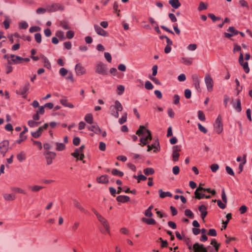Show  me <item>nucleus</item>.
Segmentation results:
<instances>
[{"label":"nucleus","instance_id":"obj_23","mask_svg":"<svg viewBox=\"0 0 252 252\" xmlns=\"http://www.w3.org/2000/svg\"><path fill=\"white\" fill-rule=\"evenodd\" d=\"M52 144L56 146V150L58 151H63L65 148V145L62 143L52 142Z\"/></svg>","mask_w":252,"mask_h":252},{"label":"nucleus","instance_id":"obj_58","mask_svg":"<svg viewBox=\"0 0 252 252\" xmlns=\"http://www.w3.org/2000/svg\"><path fill=\"white\" fill-rule=\"evenodd\" d=\"M67 72L68 71L67 69L63 67L61 68L59 71L60 74L62 76H64L65 75H66Z\"/></svg>","mask_w":252,"mask_h":252},{"label":"nucleus","instance_id":"obj_40","mask_svg":"<svg viewBox=\"0 0 252 252\" xmlns=\"http://www.w3.org/2000/svg\"><path fill=\"white\" fill-rule=\"evenodd\" d=\"M211 244L215 247V250L216 252H218L219 251V249L220 246V244H218L215 239L212 240L211 242Z\"/></svg>","mask_w":252,"mask_h":252},{"label":"nucleus","instance_id":"obj_26","mask_svg":"<svg viewBox=\"0 0 252 252\" xmlns=\"http://www.w3.org/2000/svg\"><path fill=\"white\" fill-rule=\"evenodd\" d=\"M159 197L161 198H163L166 196L172 197V194L169 191L164 192L161 189L158 190Z\"/></svg>","mask_w":252,"mask_h":252},{"label":"nucleus","instance_id":"obj_5","mask_svg":"<svg viewBox=\"0 0 252 252\" xmlns=\"http://www.w3.org/2000/svg\"><path fill=\"white\" fill-rule=\"evenodd\" d=\"M30 87V84L29 82H27L24 86L21 87L19 90L16 91L17 94L21 95L24 98H26L27 92L29 90Z\"/></svg>","mask_w":252,"mask_h":252},{"label":"nucleus","instance_id":"obj_42","mask_svg":"<svg viewBox=\"0 0 252 252\" xmlns=\"http://www.w3.org/2000/svg\"><path fill=\"white\" fill-rule=\"evenodd\" d=\"M227 31L231 32V34H233V36L239 34V31H237L233 27H229L227 29Z\"/></svg>","mask_w":252,"mask_h":252},{"label":"nucleus","instance_id":"obj_37","mask_svg":"<svg viewBox=\"0 0 252 252\" xmlns=\"http://www.w3.org/2000/svg\"><path fill=\"white\" fill-rule=\"evenodd\" d=\"M11 190L15 192L19 193H23L25 194L26 192L24 190L20 188L17 187H12L11 188Z\"/></svg>","mask_w":252,"mask_h":252},{"label":"nucleus","instance_id":"obj_50","mask_svg":"<svg viewBox=\"0 0 252 252\" xmlns=\"http://www.w3.org/2000/svg\"><path fill=\"white\" fill-rule=\"evenodd\" d=\"M185 215L190 219H193L194 215L193 213L189 209H186L185 211Z\"/></svg>","mask_w":252,"mask_h":252},{"label":"nucleus","instance_id":"obj_32","mask_svg":"<svg viewBox=\"0 0 252 252\" xmlns=\"http://www.w3.org/2000/svg\"><path fill=\"white\" fill-rule=\"evenodd\" d=\"M85 121L90 124H92L93 123V117L92 114H87L85 117Z\"/></svg>","mask_w":252,"mask_h":252},{"label":"nucleus","instance_id":"obj_12","mask_svg":"<svg viewBox=\"0 0 252 252\" xmlns=\"http://www.w3.org/2000/svg\"><path fill=\"white\" fill-rule=\"evenodd\" d=\"M114 107V109L116 110V112H114L112 114V115H113L116 118H118L119 116L118 112L122 111L123 106L121 103L118 100H116L115 102Z\"/></svg>","mask_w":252,"mask_h":252},{"label":"nucleus","instance_id":"obj_45","mask_svg":"<svg viewBox=\"0 0 252 252\" xmlns=\"http://www.w3.org/2000/svg\"><path fill=\"white\" fill-rule=\"evenodd\" d=\"M39 123L35 122L34 120H29L28 121V125L32 127H36L38 126Z\"/></svg>","mask_w":252,"mask_h":252},{"label":"nucleus","instance_id":"obj_2","mask_svg":"<svg viewBox=\"0 0 252 252\" xmlns=\"http://www.w3.org/2000/svg\"><path fill=\"white\" fill-rule=\"evenodd\" d=\"M108 68L106 64L102 62H98L95 65V71L98 74L105 75L107 74Z\"/></svg>","mask_w":252,"mask_h":252},{"label":"nucleus","instance_id":"obj_8","mask_svg":"<svg viewBox=\"0 0 252 252\" xmlns=\"http://www.w3.org/2000/svg\"><path fill=\"white\" fill-rule=\"evenodd\" d=\"M43 155L45 157L48 165H50L52 163L53 160L55 158L56 156L55 153L50 151L44 153Z\"/></svg>","mask_w":252,"mask_h":252},{"label":"nucleus","instance_id":"obj_14","mask_svg":"<svg viewBox=\"0 0 252 252\" xmlns=\"http://www.w3.org/2000/svg\"><path fill=\"white\" fill-rule=\"evenodd\" d=\"M94 28L95 32L100 35L106 36L108 35L106 31L103 30L99 26L95 24L94 25Z\"/></svg>","mask_w":252,"mask_h":252},{"label":"nucleus","instance_id":"obj_25","mask_svg":"<svg viewBox=\"0 0 252 252\" xmlns=\"http://www.w3.org/2000/svg\"><path fill=\"white\" fill-rule=\"evenodd\" d=\"M169 3L172 7L175 9L179 8L181 6V3L179 0H170L169 1Z\"/></svg>","mask_w":252,"mask_h":252},{"label":"nucleus","instance_id":"obj_57","mask_svg":"<svg viewBox=\"0 0 252 252\" xmlns=\"http://www.w3.org/2000/svg\"><path fill=\"white\" fill-rule=\"evenodd\" d=\"M146 132L147 133V135L145 136V138L148 141H151L152 139L151 131L149 129H146Z\"/></svg>","mask_w":252,"mask_h":252},{"label":"nucleus","instance_id":"obj_13","mask_svg":"<svg viewBox=\"0 0 252 252\" xmlns=\"http://www.w3.org/2000/svg\"><path fill=\"white\" fill-rule=\"evenodd\" d=\"M75 70L77 75H82L86 72L85 68L80 63L76 65Z\"/></svg>","mask_w":252,"mask_h":252},{"label":"nucleus","instance_id":"obj_44","mask_svg":"<svg viewBox=\"0 0 252 252\" xmlns=\"http://www.w3.org/2000/svg\"><path fill=\"white\" fill-rule=\"evenodd\" d=\"M127 120V113H125L124 115L122 116V118H120L119 120V123L122 125L126 122Z\"/></svg>","mask_w":252,"mask_h":252},{"label":"nucleus","instance_id":"obj_16","mask_svg":"<svg viewBox=\"0 0 252 252\" xmlns=\"http://www.w3.org/2000/svg\"><path fill=\"white\" fill-rule=\"evenodd\" d=\"M191 78L195 88L197 90H200V80L198 75L197 74H193Z\"/></svg>","mask_w":252,"mask_h":252},{"label":"nucleus","instance_id":"obj_60","mask_svg":"<svg viewBox=\"0 0 252 252\" xmlns=\"http://www.w3.org/2000/svg\"><path fill=\"white\" fill-rule=\"evenodd\" d=\"M19 27L21 29H26L28 27V24L26 22L23 21L19 23Z\"/></svg>","mask_w":252,"mask_h":252},{"label":"nucleus","instance_id":"obj_54","mask_svg":"<svg viewBox=\"0 0 252 252\" xmlns=\"http://www.w3.org/2000/svg\"><path fill=\"white\" fill-rule=\"evenodd\" d=\"M217 202L218 205L219 206V207L220 208H221L222 209H224L226 208L225 204L226 203H224V202L222 203L220 200H217Z\"/></svg>","mask_w":252,"mask_h":252},{"label":"nucleus","instance_id":"obj_52","mask_svg":"<svg viewBox=\"0 0 252 252\" xmlns=\"http://www.w3.org/2000/svg\"><path fill=\"white\" fill-rule=\"evenodd\" d=\"M221 199H222V201L224 203H227V197H226V195L225 194L224 189H222L221 190Z\"/></svg>","mask_w":252,"mask_h":252},{"label":"nucleus","instance_id":"obj_20","mask_svg":"<svg viewBox=\"0 0 252 252\" xmlns=\"http://www.w3.org/2000/svg\"><path fill=\"white\" fill-rule=\"evenodd\" d=\"M198 210L200 211V212L201 213V218L203 220H204V218L207 216V213H208L207 211V207L205 205H202L198 207Z\"/></svg>","mask_w":252,"mask_h":252},{"label":"nucleus","instance_id":"obj_4","mask_svg":"<svg viewBox=\"0 0 252 252\" xmlns=\"http://www.w3.org/2000/svg\"><path fill=\"white\" fill-rule=\"evenodd\" d=\"M214 127L217 133L220 134L223 130V125L222 123V118L220 115H219L217 118L214 124Z\"/></svg>","mask_w":252,"mask_h":252},{"label":"nucleus","instance_id":"obj_24","mask_svg":"<svg viewBox=\"0 0 252 252\" xmlns=\"http://www.w3.org/2000/svg\"><path fill=\"white\" fill-rule=\"evenodd\" d=\"M116 199L118 202L125 203L128 202L130 198L128 196L119 195L117 197Z\"/></svg>","mask_w":252,"mask_h":252},{"label":"nucleus","instance_id":"obj_38","mask_svg":"<svg viewBox=\"0 0 252 252\" xmlns=\"http://www.w3.org/2000/svg\"><path fill=\"white\" fill-rule=\"evenodd\" d=\"M111 173L115 176H117L119 177H122L124 175V173L123 172L120 171L116 169H113L111 171Z\"/></svg>","mask_w":252,"mask_h":252},{"label":"nucleus","instance_id":"obj_48","mask_svg":"<svg viewBox=\"0 0 252 252\" xmlns=\"http://www.w3.org/2000/svg\"><path fill=\"white\" fill-rule=\"evenodd\" d=\"M146 130V128L144 126H140L139 129L137 130L136 134L140 136L144 133V130Z\"/></svg>","mask_w":252,"mask_h":252},{"label":"nucleus","instance_id":"obj_59","mask_svg":"<svg viewBox=\"0 0 252 252\" xmlns=\"http://www.w3.org/2000/svg\"><path fill=\"white\" fill-rule=\"evenodd\" d=\"M225 169H226L227 173L228 174H229L231 176H234L235 175L234 172H233V170L229 166H226L225 167Z\"/></svg>","mask_w":252,"mask_h":252},{"label":"nucleus","instance_id":"obj_63","mask_svg":"<svg viewBox=\"0 0 252 252\" xmlns=\"http://www.w3.org/2000/svg\"><path fill=\"white\" fill-rule=\"evenodd\" d=\"M208 235L211 236H216L217 232L215 229H210L209 230Z\"/></svg>","mask_w":252,"mask_h":252},{"label":"nucleus","instance_id":"obj_10","mask_svg":"<svg viewBox=\"0 0 252 252\" xmlns=\"http://www.w3.org/2000/svg\"><path fill=\"white\" fill-rule=\"evenodd\" d=\"M239 63L240 64L243 66V68L246 73L250 71V68L248 66V62L244 63V56L242 53L240 52V56L239 58Z\"/></svg>","mask_w":252,"mask_h":252},{"label":"nucleus","instance_id":"obj_15","mask_svg":"<svg viewBox=\"0 0 252 252\" xmlns=\"http://www.w3.org/2000/svg\"><path fill=\"white\" fill-rule=\"evenodd\" d=\"M211 189L210 188H204L203 187H201L200 186L196 189L195 191L194 194L195 197L198 199H201V197L199 196V193H198V191H207L209 193L211 192Z\"/></svg>","mask_w":252,"mask_h":252},{"label":"nucleus","instance_id":"obj_7","mask_svg":"<svg viewBox=\"0 0 252 252\" xmlns=\"http://www.w3.org/2000/svg\"><path fill=\"white\" fill-rule=\"evenodd\" d=\"M204 80L208 91L212 92L214 85V82L212 77L209 74H206Z\"/></svg>","mask_w":252,"mask_h":252},{"label":"nucleus","instance_id":"obj_47","mask_svg":"<svg viewBox=\"0 0 252 252\" xmlns=\"http://www.w3.org/2000/svg\"><path fill=\"white\" fill-rule=\"evenodd\" d=\"M41 30V28L38 26L31 27L29 29V32L31 33L37 32Z\"/></svg>","mask_w":252,"mask_h":252},{"label":"nucleus","instance_id":"obj_62","mask_svg":"<svg viewBox=\"0 0 252 252\" xmlns=\"http://www.w3.org/2000/svg\"><path fill=\"white\" fill-rule=\"evenodd\" d=\"M93 132L96 134L100 135L101 133V130L100 127L96 125L95 126Z\"/></svg>","mask_w":252,"mask_h":252},{"label":"nucleus","instance_id":"obj_35","mask_svg":"<svg viewBox=\"0 0 252 252\" xmlns=\"http://www.w3.org/2000/svg\"><path fill=\"white\" fill-rule=\"evenodd\" d=\"M74 206L81 211L86 213V211L81 206L80 203L76 199L73 200Z\"/></svg>","mask_w":252,"mask_h":252},{"label":"nucleus","instance_id":"obj_6","mask_svg":"<svg viewBox=\"0 0 252 252\" xmlns=\"http://www.w3.org/2000/svg\"><path fill=\"white\" fill-rule=\"evenodd\" d=\"M9 142L7 140H4L0 143V153L3 157L5 156L9 149Z\"/></svg>","mask_w":252,"mask_h":252},{"label":"nucleus","instance_id":"obj_22","mask_svg":"<svg viewBox=\"0 0 252 252\" xmlns=\"http://www.w3.org/2000/svg\"><path fill=\"white\" fill-rule=\"evenodd\" d=\"M60 102L64 107H69L70 108H73L74 107L73 104L68 102L67 100L65 98L60 99Z\"/></svg>","mask_w":252,"mask_h":252},{"label":"nucleus","instance_id":"obj_30","mask_svg":"<svg viewBox=\"0 0 252 252\" xmlns=\"http://www.w3.org/2000/svg\"><path fill=\"white\" fill-rule=\"evenodd\" d=\"M3 198L7 201L14 200L16 198V196L13 194L5 193L3 195Z\"/></svg>","mask_w":252,"mask_h":252},{"label":"nucleus","instance_id":"obj_11","mask_svg":"<svg viewBox=\"0 0 252 252\" xmlns=\"http://www.w3.org/2000/svg\"><path fill=\"white\" fill-rule=\"evenodd\" d=\"M11 60H8L9 64H19L22 63V58L13 54L10 55Z\"/></svg>","mask_w":252,"mask_h":252},{"label":"nucleus","instance_id":"obj_56","mask_svg":"<svg viewBox=\"0 0 252 252\" xmlns=\"http://www.w3.org/2000/svg\"><path fill=\"white\" fill-rule=\"evenodd\" d=\"M66 38L68 39H72L74 36V32L72 31H68L66 32Z\"/></svg>","mask_w":252,"mask_h":252},{"label":"nucleus","instance_id":"obj_9","mask_svg":"<svg viewBox=\"0 0 252 252\" xmlns=\"http://www.w3.org/2000/svg\"><path fill=\"white\" fill-rule=\"evenodd\" d=\"M181 151V146L179 145L174 146L173 147L172 160L174 161H177L180 157L179 152Z\"/></svg>","mask_w":252,"mask_h":252},{"label":"nucleus","instance_id":"obj_46","mask_svg":"<svg viewBox=\"0 0 252 252\" xmlns=\"http://www.w3.org/2000/svg\"><path fill=\"white\" fill-rule=\"evenodd\" d=\"M198 117L201 121H204L205 120V116L202 111L199 110L198 112Z\"/></svg>","mask_w":252,"mask_h":252},{"label":"nucleus","instance_id":"obj_51","mask_svg":"<svg viewBox=\"0 0 252 252\" xmlns=\"http://www.w3.org/2000/svg\"><path fill=\"white\" fill-rule=\"evenodd\" d=\"M34 38L35 41L38 43H40L41 42V34L40 33H36L34 34Z\"/></svg>","mask_w":252,"mask_h":252},{"label":"nucleus","instance_id":"obj_28","mask_svg":"<svg viewBox=\"0 0 252 252\" xmlns=\"http://www.w3.org/2000/svg\"><path fill=\"white\" fill-rule=\"evenodd\" d=\"M159 142L158 141H156L155 143H153L151 145H148V149L147 151L149 152L151 151L152 149H155L154 152H156V149H158V148L159 147Z\"/></svg>","mask_w":252,"mask_h":252},{"label":"nucleus","instance_id":"obj_1","mask_svg":"<svg viewBox=\"0 0 252 252\" xmlns=\"http://www.w3.org/2000/svg\"><path fill=\"white\" fill-rule=\"evenodd\" d=\"M92 211L96 215L99 222L103 225L104 229L101 230L103 233H110L109 225L107 220L101 215H100L94 209H92Z\"/></svg>","mask_w":252,"mask_h":252},{"label":"nucleus","instance_id":"obj_17","mask_svg":"<svg viewBox=\"0 0 252 252\" xmlns=\"http://www.w3.org/2000/svg\"><path fill=\"white\" fill-rule=\"evenodd\" d=\"M28 131L26 126L24 127V130L20 133L19 138L17 140V143L18 144L21 143L23 141L27 139V136L24 135V134Z\"/></svg>","mask_w":252,"mask_h":252},{"label":"nucleus","instance_id":"obj_31","mask_svg":"<svg viewBox=\"0 0 252 252\" xmlns=\"http://www.w3.org/2000/svg\"><path fill=\"white\" fill-rule=\"evenodd\" d=\"M26 154L23 151L17 155V158L20 162L23 161L26 159Z\"/></svg>","mask_w":252,"mask_h":252},{"label":"nucleus","instance_id":"obj_27","mask_svg":"<svg viewBox=\"0 0 252 252\" xmlns=\"http://www.w3.org/2000/svg\"><path fill=\"white\" fill-rule=\"evenodd\" d=\"M142 220L143 222L146 223L147 224L149 225H155L156 224V220L153 219H147L145 218H143L142 219Z\"/></svg>","mask_w":252,"mask_h":252},{"label":"nucleus","instance_id":"obj_34","mask_svg":"<svg viewBox=\"0 0 252 252\" xmlns=\"http://www.w3.org/2000/svg\"><path fill=\"white\" fill-rule=\"evenodd\" d=\"M143 172L146 175L149 176L153 175L155 172V170L152 168H146L144 169Z\"/></svg>","mask_w":252,"mask_h":252},{"label":"nucleus","instance_id":"obj_36","mask_svg":"<svg viewBox=\"0 0 252 252\" xmlns=\"http://www.w3.org/2000/svg\"><path fill=\"white\" fill-rule=\"evenodd\" d=\"M181 61L182 63L186 65H190L192 63V60L191 58H182Z\"/></svg>","mask_w":252,"mask_h":252},{"label":"nucleus","instance_id":"obj_41","mask_svg":"<svg viewBox=\"0 0 252 252\" xmlns=\"http://www.w3.org/2000/svg\"><path fill=\"white\" fill-rule=\"evenodd\" d=\"M125 91V87L123 85H119L117 87V89L116 90L117 93L119 95H121L123 94Z\"/></svg>","mask_w":252,"mask_h":252},{"label":"nucleus","instance_id":"obj_49","mask_svg":"<svg viewBox=\"0 0 252 252\" xmlns=\"http://www.w3.org/2000/svg\"><path fill=\"white\" fill-rule=\"evenodd\" d=\"M246 156H246V154H244L243 155V160H244V161H243V163H240L239 164V169L240 170L239 173H241L242 171L243 168V165L244 164H245L246 162Z\"/></svg>","mask_w":252,"mask_h":252},{"label":"nucleus","instance_id":"obj_3","mask_svg":"<svg viewBox=\"0 0 252 252\" xmlns=\"http://www.w3.org/2000/svg\"><path fill=\"white\" fill-rule=\"evenodd\" d=\"M64 9V6L59 3H54L47 6V10L50 12H54L58 10L63 11Z\"/></svg>","mask_w":252,"mask_h":252},{"label":"nucleus","instance_id":"obj_64","mask_svg":"<svg viewBox=\"0 0 252 252\" xmlns=\"http://www.w3.org/2000/svg\"><path fill=\"white\" fill-rule=\"evenodd\" d=\"M191 95V93L190 90L186 89L185 91V96L187 99H189L190 98Z\"/></svg>","mask_w":252,"mask_h":252},{"label":"nucleus","instance_id":"obj_61","mask_svg":"<svg viewBox=\"0 0 252 252\" xmlns=\"http://www.w3.org/2000/svg\"><path fill=\"white\" fill-rule=\"evenodd\" d=\"M61 26L64 30H69L70 27L68 26V24L65 22H62L60 23Z\"/></svg>","mask_w":252,"mask_h":252},{"label":"nucleus","instance_id":"obj_53","mask_svg":"<svg viewBox=\"0 0 252 252\" xmlns=\"http://www.w3.org/2000/svg\"><path fill=\"white\" fill-rule=\"evenodd\" d=\"M145 87L147 90H152L153 89L154 86L149 81H147L145 84Z\"/></svg>","mask_w":252,"mask_h":252},{"label":"nucleus","instance_id":"obj_39","mask_svg":"<svg viewBox=\"0 0 252 252\" xmlns=\"http://www.w3.org/2000/svg\"><path fill=\"white\" fill-rule=\"evenodd\" d=\"M29 188L31 189L32 191L37 192L39 190H40L41 189H43L44 187L42 186L35 185L32 187L30 186Z\"/></svg>","mask_w":252,"mask_h":252},{"label":"nucleus","instance_id":"obj_33","mask_svg":"<svg viewBox=\"0 0 252 252\" xmlns=\"http://www.w3.org/2000/svg\"><path fill=\"white\" fill-rule=\"evenodd\" d=\"M56 36L59 37L61 40H64L66 37L64 36L63 32L62 31H58L56 32Z\"/></svg>","mask_w":252,"mask_h":252},{"label":"nucleus","instance_id":"obj_19","mask_svg":"<svg viewBox=\"0 0 252 252\" xmlns=\"http://www.w3.org/2000/svg\"><path fill=\"white\" fill-rule=\"evenodd\" d=\"M41 59L42 60L44 66L48 69H50L51 68V64L47 58L42 55Z\"/></svg>","mask_w":252,"mask_h":252},{"label":"nucleus","instance_id":"obj_21","mask_svg":"<svg viewBox=\"0 0 252 252\" xmlns=\"http://www.w3.org/2000/svg\"><path fill=\"white\" fill-rule=\"evenodd\" d=\"M97 182L101 184H106L108 183L109 178L107 175H102L100 177L97 178Z\"/></svg>","mask_w":252,"mask_h":252},{"label":"nucleus","instance_id":"obj_18","mask_svg":"<svg viewBox=\"0 0 252 252\" xmlns=\"http://www.w3.org/2000/svg\"><path fill=\"white\" fill-rule=\"evenodd\" d=\"M236 103L233 102V99L231 100V103L233 107L236 109V110L238 112H240L242 110L241 105V100L239 98H238L236 100Z\"/></svg>","mask_w":252,"mask_h":252},{"label":"nucleus","instance_id":"obj_29","mask_svg":"<svg viewBox=\"0 0 252 252\" xmlns=\"http://www.w3.org/2000/svg\"><path fill=\"white\" fill-rule=\"evenodd\" d=\"M42 131L41 127H39L36 131L32 132L31 134L33 137L38 138L42 134Z\"/></svg>","mask_w":252,"mask_h":252},{"label":"nucleus","instance_id":"obj_55","mask_svg":"<svg viewBox=\"0 0 252 252\" xmlns=\"http://www.w3.org/2000/svg\"><path fill=\"white\" fill-rule=\"evenodd\" d=\"M219 168V166L218 164H213L210 166V168L212 172H216Z\"/></svg>","mask_w":252,"mask_h":252},{"label":"nucleus","instance_id":"obj_43","mask_svg":"<svg viewBox=\"0 0 252 252\" xmlns=\"http://www.w3.org/2000/svg\"><path fill=\"white\" fill-rule=\"evenodd\" d=\"M207 8V4L205 3L204 2L201 1L199 3V5L198 7V10L199 11H202L203 10L206 9Z\"/></svg>","mask_w":252,"mask_h":252}]
</instances>
